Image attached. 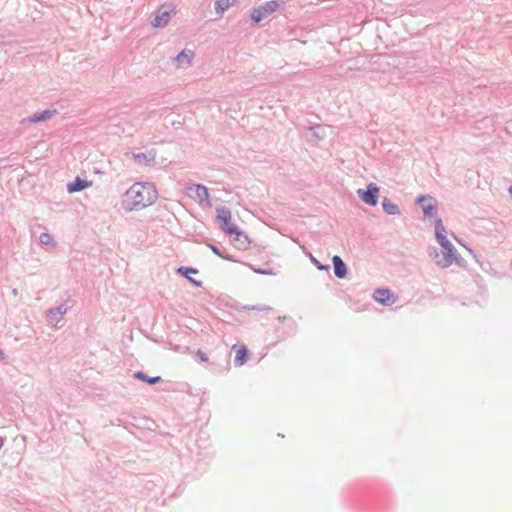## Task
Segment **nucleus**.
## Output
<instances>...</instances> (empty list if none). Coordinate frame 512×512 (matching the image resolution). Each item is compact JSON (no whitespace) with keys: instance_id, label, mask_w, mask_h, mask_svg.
<instances>
[{"instance_id":"obj_14","label":"nucleus","mask_w":512,"mask_h":512,"mask_svg":"<svg viewBox=\"0 0 512 512\" xmlns=\"http://www.w3.org/2000/svg\"><path fill=\"white\" fill-rule=\"evenodd\" d=\"M193 57H194V52L192 50L184 49L179 54H177V56L174 57L173 60L178 65L190 64Z\"/></svg>"},{"instance_id":"obj_34","label":"nucleus","mask_w":512,"mask_h":512,"mask_svg":"<svg viewBox=\"0 0 512 512\" xmlns=\"http://www.w3.org/2000/svg\"><path fill=\"white\" fill-rule=\"evenodd\" d=\"M509 191L512 194V185L510 186Z\"/></svg>"},{"instance_id":"obj_4","label":"nucleus","mask_w":512,"mask_h":512,"mask_svg":"<svg viewBox=\"0 0 512 512\" xmlns=\"http://www.w3.org/2000/svg\"><path fill=\"white\" fill-rule=\"evenodd\" d=\"M217 219L219 221L221 229L230 237L233 235L242 236V231L237 225L231 223V212L226 207H220L216 209Z\"/></svg>"},{"instance_id":"obj_6","label":"nucleus","mask_w":512,"mask_h":512,"mask_svg":"<svg viewBox=\"0 0 512 512\" xmlns=\"http://www.w3.org/2000/svg\"><path fill=\"white\" fill-rule=\"evenodd\" d=\"M415 203L421 207L425 217H433L437 214V202L431 195H420Z\"/></svg>"},{"instance_id":"obj_13","label":"nucleus","mask_w":512,"mask_h":512,"mask_svg":"<svg viewBox=\"0 0 512 512\" xmlns=\"http://www.w3.org/2000/svg\"><path fill=\"white\" fill-rule=\"evenodd\" d=\"M56 113H57V111L55 109L54 110L47 109L42 112L34 113L30 117H28L26 121L29 123H38V122L46 121V120H49L50 118H52Z\"/></svg>"},{"instance_id":"obj_5","label":"nucleus","mask_w":512,"mask_h":512,"mask_svg":"<svg viewBox=\"0 0 512 512\" xmlns=\"http://www.w3.org/2000/svg\"><path fill=\"white\" fill-rule=\"evenodd\" d=\"M188 196L199 204L211 205L207 187L202 184H192L187 188Z\"/></svg>"},{"instance_id":"obj_15","label":"nucleus","mask_w":512,"mask_h":512,"mask_svg":"<svg viewBox=\"0 0 512 512\" xmlns=\"http://www.w3.org/2000/svg\"><path fill=\"white\" fill-rule=\"evenodd\" d=\"M134 160L140 164L150 165L155 161V153L153 152H140L133 154Z\"/></svg>"},{"instance_id":"obj_16","label":"nucleus","mask_w":512,"mask_h":512,"mask_svg":"<svg viewBox=\"0 0 512 512\" xmlns=\"http://www.w3.org/2000/svg\"><path fill=\"white\" fill-rule=\"evenodd\" d=\"M382 208L388 215L400 214V209L397 204L393 203L389 198L384 197L382 200Z\"/></svg>"},{"instance_id":"obj_7","label":"nucleus","mask_w":512,"mask_h":512,"mask_svg":"<svg viewBox=\"0 0 512 512\" xmlns=\"http://www.w3.org/2000/svg\"><path fill=\"white\" fill-rule=\"evenodd\" d=\"M360 199L369 206H376L378 203L379 187L375 183L368 184L367 188L358 189Z\"/></svg>"},{"instance_id":"obj_1","label":"nucleus","mask_w":512,"mask_h":512,"mask_svg":"<svg viewBox=\"0 0 512 512\" xmlns=\"http://www.w3.org/2000/svg\"><path fill=\"white\" fill-rule=\"evenodd\" d=\"M158 191L149 182L134 183L124 194L122 207L126 211L141 210L156 202Z\"/></svg>"},{"instance_id":"obj_11","label":"nucleus","mask_w":512,"mask_h":512,"mask_svg":"<svg viewBox=\"0 0 512 512\" xmlns=\"http://www.w3.org/2000/svg\"><path fill=\"white\" fill-rule=\"evenodd\" d=\"M68 307L61 304L58 307L51 308L47 311V318L50 323H58L66 314Z\"/></svg>"},{"instance_id":"obj_31","label":"nucleus","mask_w":512,"mask_h":512,"mask_svg":"<svg viewBox=\"0 0 512 512\" xmlns=\"http://www.w3.org/2000/svg\"><path fill=\"white\" fill-rule=\"evenodd\" d=\"M189 279H190V281H191V282H193L195 285H197V286H200V285H201V283H200V282H197V281H195V280H194V279H192V278H189Z\"/></svg>"},{"instance_id":"obj_27","label":"nucleus","mask_w":512,"mask_h":512,"mask_svg":"<svg viewBox=\"0 0 512 512\" xmlns=\"http://www.w3.org/2000/svg\"><path fill=\"white\" fill-rule=\"evenodd\" d=\"M196 355L199 357V359L202 361V362H207L208 361V356L205 352H203L201 349H198L197 352H196Z\"/></svg>"},{"instance_id":"obj_29","label":"nucleus","mask_w":512,"mask_h":512,"mask_svg":"<svg viewBox=\"0 0 512 512\" xmlns=\"http://www.w3.org/2000/svg\"><path fill=\"white\" fill-rule=\"evenodd\" d=\"M256 272H257L258 274H262V275L272 274V272H271V271H269V270H265V269H258V270H256Z\"/></svg>"},{"instance_id":"obj_21","label":"nucleus","mask_w":512,"mask_h":512,"mask_svg":"<svg viewBox=\"0 0 512 512\" xmlns=\"http://www.w3.org/2000/svg\"><path fill=\"white\" fill-rule=\"evenodd\" d=\"M208 246L213 251V253H215L216 255L221 257L222 259L227 260V261H231V262H235V259L231 255L223 254L217 246H215L213 244H209Z\"/></svg>"},{"instance_id":"obj_12","label":"nucleus","mask_w":512,"mask_h":512,"mask_svg":"<svg viewBox=\"0 0 512 512\" xmlns=\"http://www.w3.org/2000/svg\"><path fill=\"white\" fill-rule=\"evenodd\" d=\"M91 185L92 181H87L77 176L72 182L67 184V191L69 193H76L90 187Z\"/></svg>"},{"instance_id":"obj_30","label":"nucleus","mask_w":512,"mask_h":512,"mask_svg":"<svg viewBox=\"0 0 512 512\" xmlns=\"http://www.w3.org/2000/svg\"><path fill=\"white\" fill-rule=\"evenodd\" d=\"M286 320V316H279L278 317V321L279 322H284Z\"/></svg>"},{"instance_id":"obj_20","label":"nucleus","mask_w":512,"mask_h":512,"mask_svg":"<svg viewBox=\"0 0 512 512\" xmlns=\"http://www.w3.org/2000/svg\"><path fill=\"white\" fill-rule=\"evenodd\" d=\"M428 255L431 259H433L436 263V265L439 266V262L442 261V254L443 251H440L437 247H428Z\"/></svg>"},{"instance_id":"obj_2","label":"nucleus","mask_w":512,"mask_h":512,"mask_svg":"<svg viewBox=\"0 0 512 512\" xmlns=\"http://www.w3.org/2000/svg\"><path fill=\"white\" fill-rule=\"evenodd\" d=\"M435 236L443 248L442 261L439 262V267L447 268L456 260L458 251L447 239L446 230L441 219L435 221Z\"/></svg>"},{"instance_id":"obj_26","label":"nucleus","mask_w":512,"mask_h":512,"mask_svg":"<svg viewBox=\"0 0 512 512\" xmlns=\"http://www.w3.org/2000/svg\"><path fill=\"white\" fill-rule=\"evenodd\" d=\"M178 272L181 274V275H184V276H188V274H191V273H197V270L194 269V268H191V267H180L178 269Z\"/></svg>"},{"instance_id":"obj_9","label":"nucleus","mask_w":512,"mask_h":512,"mask_svg":"<svg viewBox=\"0 0 512 512\" xmlns=\"http://www.w3.org/2000/svg\"><path fill=\"white\" fill-rule=\"evenodd\" d=\"M172 10H168L165 6L160 7L152 21L154 27H165L171 19Z\"/></svg>"},{"instance_id":"obj_17","label":"nucleus","mask_w":512,"mask_h":512,"mask_svg":"<svg viewBox=\"0 0 512 512\" xmlns=\"http://www.w3.org/2000/svg\"><path fill=\"white\" fill-rule=\"evenodd\" d=\"M248 355H249L248 349L245 346L241 347L236 352V356H235V359H234L235 366H242V365H244L246 363L247 359H248Z\"/></svg>"},{"instance_id":"obj_28","label":"nucleus","mask_w":512,"mask_h":512,"mask_svg":"<svg viewBox=\"0 0 512 512\" xmlns=\"http://www.w3.org/2000/svg\"><path fill=\"white\" fill-rule=\"evenodd\" d=\"M247 309L257 310V311L271 310L270 307H261V306H251V307H247Z\"/></svg>"},{"instance_id":"obj_23","label":"nucleus","mask_w":512,"mask_h":512,"mask_svg":"<svg viewBox=\"0 0 512 512\" xmlns=\"http://www.w3.org/2000/svg\"><path fill=\"white\" fill-rule=\"evenodd\" d=\"M310 130L313 131V135L318 139H323L325 128L322 125H316L311 127Z\"/></svg>"},{"instance_id":"obj_18","label":"nucleus","mask_w":512,"mask_h":512,"mask_svg":"<svg viewBox=\"0 0 512 512\" xmlns=\"http://www.w3.org/2000/svg\"><path fill=\"white\" fill-rule=\"evenodd\" d=\"M134 378L136 379H139V380H142L150 385H154V384H157L159 382L162 381L161 377L160 376H153V377H150L148 375H146L144 372L142 371H137L134 373Z\"/></svg>"},{"instance_id":"obj_10","label":"nucleus","mask_w":512,"mask_h":512,"mask_svg":"<svg viewBox=\"0 0 512 512\" xmlns=\"http://www.w3.org/2000/svg\"><path fill=\"white\" fill-rule=\"evenodd\" d=\"M334 274L339 279H344L347 276L348 268L346 263L339 255L332 257Z\"/></svg>"},{"instance_id":"obj_24","label":"nucleus","mask_w":512,"mask_h":512,"mask_svg":"<svg viewBox=\"0 0 512 512\" xmlns=\"http://www.w3.org/2000/svg\"><path fill=\"white\" fill-rule=\"evenodd\" d=\"M39 240L42 245H48L53 241V237L49 233L43 232L40 234Z\"/></svg>"},{"instance_id":"obj_22","label":"nucleus","mask_w":512,"mask_h":512,"mask_svg":"<svg viewBox=\"0 0 512 512\" xmlns=\"http://www.w3.org/2000/svg\"><path fill=\"white\" fill-rule=\"evenodd\" d=\"M236 242H239V246L241 248H247L250 244V241L247 237V235L242 231V236H236L233 239Z\"/></svg>"},{"instance_id":"obj_25","label":"nucleus","mask_w":512,"mask_h":512,"mask_svg":"<svg viewBox=\"0 0 512 512\" xmlns=\"http://www.w3.org/2000/svg\"><path fill=\"white\" fill-rule=\"evenodd\" d=\"M312 263L319 269L328 271L330 269V266L328 264H322L320 263L315 257L311 256Z\"/></svg>"},{"instance_id":"obj_8","label":"nucleus","mask_w":512,"mask_h":512,"mask_svg":"<svg viewBox=\"0 0 512 512\" xmlns=\"http://www.w3.org/2000/svg\"><path fill=\"white\" fill-rule=\"evenodd\" d=\"M373 298L376 302L384 305L391 306L395 303V296L390 289L378 288L373 293Z\"/></svg>"},{"instance_id":"obj_32","label":"nucleus","mask_w":512,"mask_h":512,"mask_svg":"<svg viewBox=\"0 0 512 512\" xmlns=\"http://www.w3.org/2000/svg\"><path fill=\"white\" fill-rule=\"evenodd\" d=\"M5 357V354L3 352V350L0 349V360L4 359Z\"/></svg>"},{"instance_id":"obj_19","label":"nucleus","mask_w":512,"mask_h":512,"mask_svg":"<svg viewBox=\"0 0 512 512\" xmlns=\"http://www.w3.org/2000/svg\"><path fill=\"white\" fill-rule=\"evenodd\" d=\"M236 0H216L215 10L218 14L222 15L227 9L235 4Z\"/></svg>"},{"instance_id":"obj_3","label":"nucleus","mask_w":512,"mask_h":512,"mask_svg":"<svg viewBox=\"0 0 512 512\" xmlns=\"http://www.w3.org/2000/svg\"><path fill=\"white\" fill-rule=\"evenodd\" d=\"M279 7L280 3L277 0H270L260 4L251 12V24H259L262 20L266 19L271 14L276 12L279 9Z\"/></svg>"},{"instance_id":"obj_33","label":"nucleus","mask_w":512,"mask_h":512,"mask_svg":"<svg viewBox=\"0 0 512 512\" xmlns=\"http://www.w3.org/2000/svg\"><path fill=\"white\" fill-rule=\"evenodd\" d=\"M3 445H4V439L0 437V449L2 448Z\"/></svg>"}]
</instances>
